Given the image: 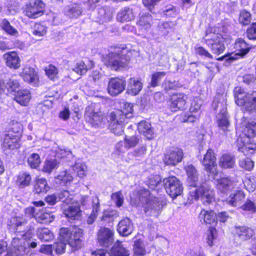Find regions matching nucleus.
Returning a JSON list of instances; mask_svg holds the SVG:
<instances>
[{
    "label": "nucleus",
    "mask_w": 256,
    "mask_h": 256,
    "mask_svg": "<svg viewBox=\"0 0 256 256\" xmlns=\"http://www.w3.org/2000/svg\"><path fill=\"white\" fill-rule=\"evenodd\" d=\"M138 54V52L134 50L117 48L106 56L104 63L112 70H121L128 68L132 56H136Z\"/></svg>",
    "instance_id": "nucleus-1"
},
{
    "label": "nucleus",
    "mask_w": 256,
    "mask_h": 256,
    "mask_svg": "<svg viewBox=\"0 0 256 256\" xmlns=\"http://www.w3.org/2000/svg\"><path fill=\"white\" fill-rule=\"evenodd\" d=\"M133 106L126 102L123 110H116L112 112L108 116V129L116 135H121L124 132V128L128 119L132 116Z\"/></svg>",
    "instance_id": "nucleus-2"
},
{
    "label": "nucleus",
    "mask_w": 256,
    "mask_h": 256,
    "mask_svg": "<svg viewBox=\"0 0 256 256\" xmlns=\"http://www.w3.org/2000/svg\"><path fill=\"white\" fill-rule=\"evenodd\" d=\"M139 200L145 204V212L154 216L158 215L165 204L164 202L156 197L152 196L149 190L144 189L141 190Z\"/></svg>",
    "instance_id": "nucleus-3"
},
{
    "label": "nucleus",
    "mask_w": 256,
    "mask_h": 256,
    "mask_svg": "<svg viewBox=\"0 0 256 256\" xmlns=\"http://www.w3.org/2000/svg\"><path fill=\"white\" fill-rule=\"evenodd\" d=\"M236 102L242 106L244 112L254 113L256 115V91L251 93L240 92L235 94Z\"/></svg>",
    "instance_id": "nucleus-4"
},
{
    "label": "nucleus",
    "mask_w": 256,
    "mask_h": 256,
    "mask_svg": "<svg viewBox=\"0 0 256 256\" xmlns=\"http://www.w3.org/2000/svg\"><path fill=\"white\" fill-rule=\"evenodd\" d=\"M28 234V232H26L23 234L20 238H14L5 256H21L26 254L28 252L27 250L28 248L29 242L26 240V238Z\"/></svg>",
    "instance_id": "nucleus-5"
},
{
    "label": "nucleus",
    "mask_w": 256,
    "mask_h": 256,
    "mask_svg": "<svg viewBox=\"0 0 256 256\" xmlns=\"http://www.w3.org/2000/svg\"><path fill=\"white\" fill-rule=\"evenodd\" d=\"M192 197L196 200L199 198L204 204H209L214 201V192L208 182H202L194 192H190Z\"/></svg>",
    "instance_id": "nucleus-6"
},
{
    "label": "nucleus",
    "mask_w": 256,
    "mask_h": 256,
    "mask_svg": "<svg viewBox=\"0 0 256 256\" xmlns=\"http://www.w3.org/2000/svg\"><path fill=\"white\" fill-rule=\"evenodd\" d=\"M204 40L214 54L219 55L224 52L225 50L224 40L220 34H206Z\"/></svg>",
    "instance_id": "nucleus-7"
},
{
    "label": "nucleus",
    "mask_w": 256,
    "mask_h": 256,
    "mask_svg": "<svg viewBox=\"0 0 256 256\" xmlns=\"http://www.w3.org/2000/svg\"><path fill=\"white\" fill-rule=\"evenodd\" d=\"M164 185L166 192L173 198L182 194L183 188L180 180L175 176H170L164 179Z\"/></svg>",
    "instance_id": "nucleus-8"
},
{
    "label": "nucleus",
    "mask_w": 256,
    "mask_h": 256,
    "mask_svg": "<svg viewBox=\"0 0 256 256\" xmlns=\"http://www.w3.org/2000/svg\"><path fill=\"white\" fill-rule=\"evenodd\" d=\"M84 117L86 120L95 128L103 127L107 120L101 112H95L92 106L86 108Z\"/></svg>",
    "instance_id": "nucleus-9"
},
{
    "label": "nucleus",
    "mask_w": 256,
    "mask_h": 256,
    "mask_svg": "<svg viewBox=\"0 0 256 256\" xmlns=\"http://www.w3.org/2000/svg\"><path fill=\"white\" fill-rule=\"evenodd\" d=\"M234 48L236 50L235 54H229L223 56L216 58L218 60L233 61L238 58V56L242 57L246 55L250 50V47L242 39L239 38L235 42Z\"/></svg>",
    "instance_id": "nucleus-10"
},
{
    "label": "nucleus",
    "mask_w": 256,
    "mask_h": 256,
    "mask_svg": "<svg viewBox=\"0 0 256 256\" xmlns=\"http://www.w3.org/2000/svg\"><path fill=\"white\" fill-rule=\"evenodd\" d=\"M44 4L41 0H30L24 10V14L30 18H36L43 13Z\"/></svg>",
    "instance_id": "nucleus-11"
},
{
    "label": "nucleus",
    "mask_w": 256,
    "mask_h": 256,
    "mask_svg": "<svg viewBox=\"0 0 256 256\" xmlns=\"http://www.w3.org/2000/svg\"><path fill=\"white\" fill-rule=\"evenodd\" d=\"M220 106L222 108L217 116V123L218 128L224 132H226L228 130L230 126L228 117L226 112V108L224 104H222L221 103H218L216 106V101L214 102L213 106L215 110Z\"/></svg>",
    "instance_id": "nucleus-12"
},
{
    "label": "nucleus",
    "mask_w": 256,
    "mask_h": 256,
    "mask_svg": "<svg viewBox=\"0 0 256 256\" xmlns=\"http://www.w3.org/2000/svg\"><path fill=\"white\" fill-rule=\"evenodd\" d=\"M204 167V170L209 173L216 174V172L217 164H216V158L212 150L208 149L204 156L202 162Z\"/></svg>",
    "instance_id": "nucleus-13"
},
{
    "label": "nucleus",
    "mask_w": 256,
    "mask_h": 256,
    "mask_svg": "<svg viewBox=\"0 0 256 256\" xmlns=\"http://www.w3.org/2000/svg\"><path fill=\"white\" fill-rule=\"evenodd\" d=\"M126 85V80L123 78H111L108 84V92L112 96H116L124 90Z\"/></svg>",
    "instance_id": "nucleus-14"
},
{
    "label": "nucleus",
    "mask_w": 256,
    "mask_h": 256,
    "mask_svg": "<svg viewBox=\"0 0 256 256\" xmlns=\"http://www.w3.org/2000/svg\"><path fill=\"white\" fill-rule=\"evenodd\" d=\"M183 156L184 154L182 149L173 148L165 154L164 160L167 165L175 166L182 161Z\"/></svg>",
    "instance_id": "nucleus-15"
},
{
    "label": "nucleus",
    "mask_w": 256,
    "mask_h": 256,
    "mask_svg": "<svg viewBox=\"0 0 256 256\" xmlns=\"http://www.w3.org/2000/svg\"><path fill=\"white\" fill-rule=\"evenodd\" d=\"M188 96L184 93L172 94L170 98V108L173 112L183 110L186 108Z\"/></svg>",
    "instance_id": "nucleus-16"
},
{
    "label": "nucleus",
    "mask_w": 256,
    "mask_h": 256,
    "mask_svg": "<svg viewBox=\"0 0 256 256\" xmlns=\"http://www.w3.org/2000/svg\"><path fill=\"white\" fill-rule=\"evenodd\" d=\"M20 76L24 80L29 84L36 86L39 82L38 74L35 70L30 66H24L20 73Z\"/></svg>",
    "instance_id": "nucleus-17"
},
{
    "label": "nucleus",
    "mask_w": 256,
    "mask_h": 256,
    "mask_svg": "<svg viewBox=\"0 0 256 256\" xmlns=\"http://www.w3.org/2000/svg\"><path fill=\"white\" fill-rule=\"evenodd\" d=\"M67 205L66 207H62L63 212L66 216L72 220H79L81 218L82 212L78 204L72 202Z\"/></svg>",
    "instance_id": "nucleus-18"
},
{
    "label": "nucleus",
    "mask_w": 256,
    "mask_h": 256,
    "mask_svg": "<svg viewBox=\"0 0 256 256\" xmlns=\"http://www.w3.org/2000/svg\"><path fill=\"white\" fill-rule=\"evenodd\" d=\"M114 233L108 228H101L98 234V240L100 245L108 247L114 242Z\"/></svg>",
    "instance_id": "nucleus-19"
},
{
    "label": "nucleus",
    "mask_w": 256,
    "mask_h": 256,
    "mask_svg": "<svg viewBox=\"0 0 256 256\" xmlns=\"http://www.w3.org/2000/svg\"><path fill=\"white\" fill-rule=\"evenodd\" d=\"M152 17L149 13L140 14L136 22L139 30L142 32H147L151 28Z\"/></svg>",
    "instance_id": "nucleus-20"
},
{
    "label": "nucleus",
    "mask_w": 256,
    "mask_h": 256,
    "mask_svg": "<svg viewBox=\"0 0 256 256\" xmlns=\"http://www.w3.org/2000/svg\"><path fill=\"white\" fill-rule=\"evenodd\" d=\"M3 58L7 66L17 70L20 66V58L14 52H7L3 55Z\"/></svg>",
    "instance_id": "nucleus-21"
},
{
    "label": "nucleus",
    "mask_w": 256,
    "mask_h": 256,
    "mask_svg": "<svg viewBox=\"0 0 256 256\" xmlns=\"http://www.w3.org/2000/svg\"><path fill=\"white\" fill-rule=\"evenodd\" d=\"M234 232L236 236L242 242L250 240L254 234V230L246 226H235Z\"/></svg>",
    "instance_id": "nucleus-22"
},
{
    "label": "nucleus",
    "mask_w": 256,
    "mask_h": 256,
    "mask_svg": "<svg viewBox=\"0 0 256 256\" xmlns=\"http://www.w3.org/2000/svg\"><path fill=\"white\" fill-rule=\"evenodd\" d=\"M82 6L80 4H72L66 6L64 9L65 15L70 18L79 17L82 15Z\"/></svg>",
    "instance_id": "nucleus-23"
},
{
    "label": "nucleus",
    "mask_w": 256,
    "mask_h": 256,
    "mask_svg": "<svg viewBox=\"0 0 256 256\" xmlns=\"http://www.w3.org/2000/svg\"><path fill=\"white\" fill-rule=\"evenodd\" d=\"M3 146L6 149L14 150L20 146V138L18 135L11 133L6 134L4 139Z\"/></svg>",
    "instance_id": "nucleus-24"
},
{
    "label": "nucleus",
    "mask_w": 256,
    "mask_h": 256,
    "mask_svg": "<svg viewBox=\"0 0 256 256\" xmlns=\"http://www.w3.org/2000/svg\"><path fill=\"white\" fill-rule=\"evenodd\" d=\"M134 230L133 224L128 218H125L121 220L118 226V233L123 236H128Z\"/></svg>",
    "instance_id": "nucleus-25"
},
{
    "label": "nucleus",
    "mask_w": 256,
    "mask_h": 256,
    "mask_svg": "<svg viewBox=\"0 0 256 256\" xmlns=\"http://www.w3.org/2000/svg\"><path fill=\"white\" fill-rule=\"evenodd\" d=\"M202 224H212L217 222V216L212 210H202L198 216Z\"/></svg>",
    "instance_id": "nucleus-26"
},
{
    "label": "nucleus",
    "mask_w": 256,
    "mask_h": 256,
    "mask_svg": "<svg viewBox=\"0 0 256 256\" xmlns=\"http://www.w3.org/2000/svg\"><path fill=\"white\" fill-rule=\"evenodd\" d=\"M217 190L222 193L226 194L232 188V183L228 178H222L215 181Z\"/></svg>",
    "instance_id": "nucleus-27"
},
{
    "label": "nucleus",
    "mask_w": 256,
    "mask_h": 256,
    "mask_svg": "<svg viewBox=\"0 0 256 256\" xmlns=\"http://www.w3.org/2000/svg\"><path fill=\"white\" fill-rule=\"evenodd\" d=\"M186 170L188 175V182L190 186L196 187L198 183V174L197 170L192 164L186 167Z\"/></svg>",
    "instance_id": "nucleus-28"
},
{
    "label": "nucleus",
    "mask_w": 256,
    "mask_h": 256,
    "mask_svg": "<svg viewBox=\"0 0 256 256\" xmlns=\"http://www.w3.org/2000/svg\"><path fill=\"white\" fill-rule=\"evenodd\" d=\"M244 193L240 190L234 193L231 194L226 199V203L232 206H241V204L244 198Z\"/></svg>",
    "instance_id": "nucleus-29"
},
{
    "label": "nucleus",
    "mask_w": 256,
    "mask_h": 256,
    "mask_svg": "<svg viewBox=\"0 0 256 256\" xmlns=\"http://www.w3.org/2000/svg\"><path fill=\"white\" fill-rule=\"evenodd\" d=\"M138 130L139 132L143 134L146 138L150 140L153 138L154 132L150 122L141 121L138 124Z\"/></svg>",
    "instance_id": "nucleus-30"
},
{
    "label": "nucleus",
    "mask_w": 256,
    "mask_h": 256,
    "mask_svg": "<svg viewBox=\"0 0 256 256\" xmlns=\"http://www.w3.org/2000/svg\"><path fill=\"white\" fill-rule=\"evenodd\" d=\"M31 98V94L28 90H18L15 94L14 100L22 106H26Z\"/></svg>",
    "instance_id": "nucleus-31"
},
{
    "label": "nucleus",
    "mask_w": 256,
    "mask_h": 256,
    "mask_svg": "<svg viewBox=\"0 0 256 256\" xmlns=\"http://www.w3.org/2000/svg\"><path fill=\"white\" fill-rule=\"evenodd\" d=\"M134 18V14L133 10L128 7H125L122 9L120 12H118L116 19L121 22H128L133 20Z\"/></svg>",
    "instance_id": "nucleus-32"
},
{
    "label": "nucleus",
    "mask_w": 256,
    "mask_h": 256,
    "mask_svg": "<svg viewBox=\"0 0 256 256\" xmlns=\"http://www.w3.org/2000/svg\"><path fill=\"white\" fill-rule=\"evenodd\" d=\"M142 88V84L140 80L134 78H130L127 87V92L132 96H136L140 92Z\"/></svg>",
    "instance_id": "nucleus-33"
},
{
    "label": "nucleus",
    "mask_w": 256,
    "mask_h": 256,
    "mask_svg": "<svg viewBox=\"0 0 256 256\" xmlns=\"http://www.w3.org/2000/svg\"><path fill=\"white\" fill-rule=\"evenodd\" d=\"M235 164L234 156L230 154H224L219 160V166L224 168H231Z\"/></svg>",
    "instance_id": "nucleus-34"
},
{
    "label": "nucleus",
    "mask_w": 256,
    "mask_h": 256,
    "mask_svg": "<svg viewBox=\"0 0 256 256\" xmlns=\"http://www.w3.org/2000/svg\"><path fill=\"white\" fill-rule=\"evenodd\" d=\"M72 233V240H70V246L76 248H78L81 246V238L82 235V230L80 228H74Z\"/></svg>",
    "instance_id": "nucleus-35"
},
{
    "label": "nucleus",
    "mask_w": 256,
    "mask_h": 256,
    "mask_svg": "<svg viewBox=\"0 0 256 256\" xmlns=\"http://www.w3.org/2000/svg\"><path fill=\"white\" fill-rule=\"evenodd\" d=\"M31 180L30 175L28 172H23L18 175L16 183L19 188H22L28 186L30 184Z\"/></svg>",
    "instance_id": "nucleus-36"
},
{
    "label": "nucleus",
    "mask_w": 256,
    "mask_h": 256,
    "mask_svg": "<svg viewBox=\"0 0 256 256\" xmlns=\"http://www.w3.org/2000/svg\"><path fill=\"white\" fill-rule=\"evenodd\" d=\"M92 210L87 220V223L92 224L98 216V212L100 209L99 200L96 196L93 197L92 199Z\"/></svg>",
    "instance_id": "nucleus-37"
},
{
    "label": "nucleus",
    "mask_w": 256,
    "mask_h": 256,
    "mask_svg": "<svg viewBox=\"0 0 256 256\" xmlns=\"http://www.w3.org/2000/svg\"><path fill=\"white\" fill-rule=\"evenodd\" d=\"M50 189L47 181L44 178H38L34 186V191L37 194L46 193Z\"/></svg>",
    "instance_id": "nucleus-38"
},
{
    "label": "nucleus",
    "mask_w": 256,
    "mask_h": 256,
    "mask_svg": "<svg viewBox=\"0 0 256 256\" xmlns=\"http://www.w3.org/2000/svg\"><path fill=\"white\" fill-rule=\"evenodd\" d=\"M110 251L114 256H129L130 255L129 250L125 248L122 245L121 242H118L114 244Z\"/></svg>",
    "instance_id": "nucleus-39"
},
{
    "label": "nucleus",
    "mask_w": 256,
    "mask_h": 256,
    "mask_svg": "<svg viewBox=\"0 0 256 256\" xmlns=\"http://www.w3.org/2000/svg\"><path fill=\"white\" fill-rule=\"evenodd\" d=\"M112 18V10L107 8H102L98 11L99 20L102 22H106L110 21Z\"/></svg>",
    "instance_id": "nucleus-40"
},
{
    "label": "nucleus",
    "mask_w": 256,
    "mask_h": 256,
    "mask_svg": "<svg viewBox=\"0 0 256 256\" xmlns=\"http://www.w3.org/2000/svg\"><path fill=\"white\" fill-rule=\"evenodd\" d=\"M244 133L248 138L256 136V120L249 122L246 126Z\"/></svg>",
    "instance_id": "nucleus-41"
},
{
    "label": "nucleus",
    "mask_w": 256,
    "mask_h": 256,
    "mask_svg": "<svg viewBox=\"0 0 256 256\" xmlns=\"http://www.w3.org/2000/svg\"><path fill=\"white\" fill-rule=\"evenodd\" d=\"M38 234L39 238L42 241L48 242L54 238L52 233L47 228L38 229Z\"/></svg>",
    "instance_id": "nucleus-42"
},
{
    "label": "nucleus",
    "mask_w": 256,
    "mask_h": 256,
    "mask_svg": "<svg viewBox=\"0 0 256 256\" xmlns=\"http://www.w3.org/2000/svg\"><path fill=\"white\" fill-rule=\"evenodd\" d=\"M2 28L7 34L14 36H18V31L12 26L10 22L6 20H2Z\"/></svg>",
    "instance_id": "nucleus-43"
},
{
    "label": "nucleus",
    "mask_w": 256,
    "mask_h": 256,
    "mask_svg": "<svg viewBox=\"0 0 256 256\" xmlns=\"http://www.w3.org/2000/svg\"><path fill=\"white\" fill-rule=\"evenodd\" d=\"M20 86L19 82L17 80L10 79L6 84L4 85V88L6 91L4 93L6 94H11L16 91V89L18 88Z\"/></svg>",
    "instance_id": "nucleus-44"
},
{
    "label": "nucleus",
    "mask_w": 256,
    "mask_h": 256,
    "mask_svg": "<svg viewBox=\"0 0 256 256\" xmlns=\"http://www.w3.org/2000/svg\"><path fill=\"white\" fill-rule=\"evenodd\" d=\"M134 254L136 256H143L145 255L146 251L142 241L138 240L134 242Z\"/></svg>",
    "instance_id": "nucleus-45"
},
{
    "label": "nucleus",
    "mask_w": 256,
    "mask_h": 256,
    "mask_svg": "<svg viewBox=\"0 0 256 256\" xmlns=\"http://www.w3.org/2000/svg\"><path fill=\"white\" fill-rule=\"evenodd\" d=\"M28 220L24 216H15L12 218L10 221L12 227H13L16 230H18L20 226L25 225L27 224Z\"/></svg>",
    "instance_id": "nucleus-46"
},
{
    "label": "nucleus",
    "mask_w": 256,
    "mask_h": 256,
    "mask_svg": "<svg viewBox=\"0 0 256 256\" xmlns=\"http://www.w3.org/2000/svg\"><path fill=\"white\" fill-rule=\"evenodd\" d=\"M59 235V240L67 242L70 246V240L72 237V232L68 228H62L60 230Z\"/></svg>",
    "instance_id": "nucleus-47"
},
{
    "label": "nucleus",
    "mask_w": 256,
    "mask_h": 256,
    "mask_svg": "<svg viewBox=\"0 0 256 256\" xmlns=\"http://www.w3.org/2000/svg\"><path fill=\"white\" fill-rule=\"evenodd\" d=\"M87 167L84 163L76 162L73 166V170L77 174V176L82 178L86 176Z\"/></svg>",
    "instance_id": "nucleus-48"
},
{
    "label": "nucleus",
    "mask_w": 256,
    "mask_h": 256,
    "mask_svg": "<svg viewBox=\"0 0 256 256\" xmlns=\"http://www.w3.org/2000/svg\"><path fill=\"white\" fill-rule=\"evenodd\" d=\"M166 74V72H158L152 74L150 82V86L154 88L158 86Z\"/></svg>",
    "instance_id": "nucleus-49"
},
{
    "label": "nucleus",
    "mask_w": 256,
    "mask_h": 256,
    "mask_svg": "<svg viewBox=\"0 0 256 256\" xmlns=\"http://www.w3.org/2000/svg\"><path fill=\"white\" fill-rule=\"evenodd\" d=\"M252 16L249 12L244 10H242L240 12L238 21L240 24L246 26L251 21Z\"/></svg>",
    "instance_id": "nucleus-50"
},
{
    "label": "nucleus",
    "mask_w": 256,
    "mask_h": 256,
    "mask_svg": "<svg viewBox=\"0 0 256 256\" xmlns=\"http://www.w3.org/2000/svg\"><path fill=\"white\" fill-rule=\"evenodd\" d=\"M58 163L56 159L49 160L45 162L43 171L48 174L58 167Z\"/></svg>",
    "instance_id": "nucleus-51"
},
{
    "label": "nucleus",
    "mask_w": 256,
    "mask_h": 256,
    "mask_svg": "<svg viewBox=\"0 0 256 256\" xmlns=\"http://www.w3.org/2000/svg\"><path fill=\"white\" fill-rule=\"evenodd\" d=\"M162 12L166 16L174 18L178 12V9L172 4H168L164 8Z\"/></svg>",
    "instance_id": "nucleus-52"
},
{
    "label": "nucleus",
    "mask_w": 256,
    "mask_h": 256,
    "mask_svg": "<svg viewBox=\"0 0 256 256\" xmlns=\"http://www.w3.org/2000/svg\"><path fill=\"white\" fill-rule=\"evenodd\" d=\"M56 179L66 184L71 182L73 178L71 174L66 170L62 171L57 176Z\"/></svg>",
    "instance_id": "nucleus-53"
},
{
    "label": "nucleus",
    "mask_w": 256,
    "mask_h": 256,
    "mask_svg": "<svg viewBox=\"0 0 256 256\" xmlns=\"http://www.w3.org/2000/svg\"><path fill=\"white\" fill-rule=\"evenodd\" d=\"M138 138L136 136H126L124 138V147L126 148L134 147L138 144Z\"/></svg>",
    "instance_id": "nucleus-54"
},
{
    "label": "nucleus",
    "mask_w": 256,
    "mask_h": 256,
    "mask_svg": "<svg viewBox=\"0 0 256 256\" xmlns=\"http://www.w3.org/2000/svg\"><path fill=\"white\" fill-rule=\"evenodd\" d=\"M58 199L63 203L66 204H69L72 202V196L70 194L68 190L61 191L58 194Z\"/></svg>",
    "instance_id": "nucleus-55"
},
{
    "label": "nucleus",
    "mask_w": 256,
    "mask_h": 256,
    "mask_svg": "<svg viewBox=\"0 0 256 256\" xmlns=\"http://www.w3.org/2000/svg\"><path fill=\"white\" fill-rule=\"evenodd\" d=\"M28 162L30 166L32 168H37L40 163V156L37 154H32L28 158Z\"/></svg>",
    "instance_id": "nucleus-56"
},
{
    "label": "nucleus",
    "mask_w": 256,
    "mask_h": 256,
    "mask_svg": "<svg viewBox=\"0 0 256 256\" xmlns=\"http://www.w3.org/2000/svg\"><path fill=\"white\" fill-rule=\"evenodd\" d=\"M161 182V178L158 175H152L148 178L147 184L148 188L154 190Z\"/></svg>",
    "instance_id": "nucleus-57"
},
{
    "label": "nucleus",
    "mask_w": 256,
    "mask_h": 256,
    "mask_svg": "<svg viewBox=\"0 0 256 256\" xmlns=\"http://www.w3.org/2000/svg\"><path fill=\"white\" fill-rule=\"evenodd\" d=\"M54 220V216L49 212H43L37 218L40 223H50Z\"/></svg>",
    "instance_id": "nucleus-58"
},
{
    "label": "nucleus",
    "mask_w": 256,
    "mask_h": 256,
    "mask_svg": "<svg viewBox=\"0 0 256 256\" xmlns=\"http://www.w3.org/2000/svg\"><path fill=\"white\" fill-rule=\"evenodd\" d=\"M111 198L114 202L118 207L121 206L124 202V196L122 191L113 193L111 196Z\"/></svg>",
    "instance_id": "nucleus-59"
},
{
    "label": "nucleus",
    "mask_w": 256,
    "mask_h": 256,
    "mask_svg": "<svg viewBox=\"0 0 256 256\" xmlns=\"http://www.w3.org/2000/svg\"><path fill=\"white\" fill-rule=\"evenodd\" d=\"M240 166L248 170H250L254 167V162L249 158H244L240 160Z\"/></svg>",
    "instance_id": "nucleus-60"
},
{
    "label": "nucleus",
    "mask_w": 256,
    "mask_h": 256,
    "mask_svg": "<svg viewBox=\"0 0 256 256\" xmlns=\"http://www.w3.org/2000/svg\"><path fill=\"white\" fill-rule=\"evenodd\" d=\"M46 73L50 80H54L57 78L58 70L56 66L50 65L46 68Z\"/></svg>",
    "instance_id": "nucleus-61"
},
{
    "label": "nucleus",
    "mask_w": 256,
    "mask_h": 256,
    "mask_svg": "<svg viewBox=\"0 0 256 256\" xmlns=\"http://www.w3.org/2000/svg\"><path fill=\"white\" fill-rule=\"evenodd\" d=\"M46 33V28L40 24H36L34 28L33 34L35 36H41L44 35Z\"/></svg>",
    "instance_id": "nucleus-62"
},
{
    "label": "nucleus",
    "mask_w": 256,
    "mask_h": 256,
    "mask_svg": "<svg viewBox=\"0 0 256 256\" xmlns=\"http://www.w3.org/2000/svg\"><path fill=\"white\" fill-rule=\"evenodd\" d=\"M72 70L78 74H84L86 72L88 68L83 62H80L76 64Z\"/></svg>",
    "instance_id": "nucleus-63"
},
{
    "label": "nucleus",
    "mask_w": 256,
    "mask_h": 256,
    "mask_svg": "<svg viewBox=\"0 0 256 256\" xmlns=\"http://www.w3.org/2000/svg\"><path fill=\"white\" fill-rule=\"evenodd\" d=\"M201 105H202L201 100L198 98H194L191 103V106L190 108V112H196L198 110H199L200 109Z\"/></svg>",
    "instance_id": "nucleus-64"
}]
</instances>
